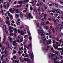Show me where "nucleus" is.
Instances as JSON below:
<instances>
[{
    "label": "nucleus",
    "instance_id": "nucleus-1",
    "mask_svg": "<svg viewBox=\"0 0 63 63\" xmlns=\"http://www.w3.org/2000/svg\"><path fill=\"white\" fill-rule=\"evenodd\" d=\"M22 30L21 29V31H20V30L19 29H18L17 31L19 33H20V34H21V35H23L25 33L24 32L22 31H23V30H24V29H22Z\"/></svg>",
    "mask_w": 63,
    "mask_h": 63
},
{
    "label": "nucleus",
    "instance_id": "nucleus-2",
    "mask_svg": "<svg viewBox=\"0 0 63 63\" xmlns=\"http://www.w3.org/2000/svg\"><path fill=\"white\" fill-rule=\"evenodd\" d=\"M31 14L30 13L29 14H27V15L26 17L27 19L30 18H33V17L32 16H31Z\"/></svg>",
    "mask_w": 63,
    "mask_h": 63
},
{
    "label": "nucleus",
    "instance_id": "nucleus-3",
    "mask_svg": "<svg viewBox=\"0 0 63 63\" xmlns=\"http://www.w3.org/2000/svg\"><path fill=\"white\" fill-rule=\"evenodd\" d=\"M52 5L54 8H57L58 7V5L54 3H52Z\"/></svg>",
    "mask_w": 63,
    "mask_h": 63
},
{
    "label": "nucleus",
    "instance_id": "nucleus-4",
    "mask_svg": "<svg viewBox=\"0 0 63 63\" xmlns=\"http://www.w3.org/2000/svg\"><path fill=\"white\" fill-rule=\"evenodd\" d=\"M47 43L48 45H50L51 44V40L49 39L47 41Z\"/></svg>",
    "mask_w": 63,
    "mask_h": 63
},
{
    "label": "nucleus",
    "instance_id": "nucleus-5",
    "mask_svg": "<svg viewBox=\"0 0 63 63\" xmlns=\"http://www.w3.org/2000/svg\"><path fill=\"white\" fill-rule=\"evenodd\" d=\"M38 32L39 34H40L41 33H44V32L42 30H39L38 31Z\"/></svg>",
    "mask_w": 63,
    "mask_h": 63
},
{
    "label": "nucleus",
    "instance_id": "nucleus-6",
    "mask_svg": "<svg viewBox=\"0 0 63 63\" xmlns=\"http://www.w3.org/2000/svg\"><path fill=\"white\" fill-rule=\"evenodd\" d=\"M29 55L31 57V58L32 59H33V57L34 56V55H33V53H31V54H30V53H29Z\"/></svg>",
    "mask_w": 63,
    "mask_h": 63
},
{
    "label": "nucleus",
    "instance_id": "nucleus-7",
    "mask_svg": "<svg viewBox=\"0 0 63 63\" xmlns=\"http://www.w3.org/2000/svg\"><path fill=\"white\" fill-rule=\"evenodd\" d=\"M5 23L6 24H8V26L10 25V23L9 22V21H5Z\"/></svg>",
    "mask_w": 63,
    "mask_h": 63
},
{
    "label": "nucleus",
    "instance_id": "nucleus-8",
    "mask_svg": "<svg viewBox=\"0 0 63 63\" xmlns=\"http://www.w3.org/2000/svg\"><path fill=\"white\" fill-rule=\"evenodd\" d=\"M8 38L9 39V40L10 42L12 43L13 42V39H12V38L10 36H9Z\"/></svg>",
    "mask_w": 63,
    "mask_h": 63
},
{
    "label": "nucleus",
    "instance_id": "nucleus-9",
    "mask_svg": "<svg viewBox=\"0 0 63 63\" xmlns=\"http://www.w3.org/2000/svg\"><path fill=\"white\" fill-rule=\"evenodd\" d=\"M47 40L46 38H44L42 40V42L43 44H45L46 43V41Z\"/></svg>",
    "mask_w": 63,
    "mask_h": 63
},
{
    "label": "nucleus",
    "instance_id": "nucleus-10",
    "mask_svg": "<svg viewBox=\"0 0 63 63\" xmlns=\"http://www.w3.org/2000/svg\"><path fill=\"white\" fill-rule=\"evenodd\" d=\"M45 25V23H44V22H42L41 23V26H44Z\"/></svg>",
    "mask_w": 63,
    "mask_h": 63
},
{
    "label": "nucleus",
    "instance_id": "nucleus-11",
    "mask_svg": "<svg viewBox=\"0 0 63 63\" xmlns=\"http://www.w3.org/2000/svg\"><path fill=\"white\" fill-rule=\"evenodd\" d=\"M7 48H6L5 51H4V53H5V54H7V53L8 52V51L7 50Z\"/></svg>",
    "mask_w": 63,
    "mask_h": 63
},
{
    "label": "nucleus",
    "instance_id": "nucleus-12",
    "mask_svg": "<svg viewBox=\"0 0 63 63\" xmlns=\"http://www.w3.org/2000/svg\"><path fill=\"white\" fill-rule=\"evenodd\" d=\"M16 23L18 25H20V22L18 21H17V22H16Z\"/></svg>",
    "mask_w": 63,
    "mask_h": 63
},
{
    "label": "nucleus",
    "instance_id": "nucleus-13",
    "mask_svg": "<svg viewBox=\"0 0 63 63\" xmlns=\"http://www.w3.org/2000/svg\"><path fill=\"white\" fill-rule=\"evenodd\" d=\"M23 37H22L21 38V39L20 40V42L21 43L23 42Z\"/></svg>",
    "mask_w": 63,
    "mask_h": 63
},
{
    "label": "nucleus",
    "instance_id": "nucleus-14",
    "mask_svg": "<svg viewBox=\"0 0 63 63\" xmlns=\"http://www.w3.org/2000/svg\"><path fill=\"white\" fill-rule=\"evenodd\" d=\"M63 48L62 47L61 48H59L58 49V50H63Z\"/></svg>",
    "mask_w": 63,
    "mask_h": 63
},
{
    "label": "nucleus",
    "instance_id": "nucleus-15",
    "mask_svg": "<svg viewBox=\"0 0 63 63\" xmlns=\"http://www.w3.org/2000/svg\"><path fill=\"white\" fill-rule=\"evenodd\" d=\"M15 9H13V10H12L11 12V13H12V14H14V12H15Z\"/></svg>",
    "mask_w": 63,
    "mask_h": 63
},
{
    "label": "nucleus",
    "instance_id": "nucleus-16",
    "mask_svg": "<svg viewBox=\"0 0 63 63\" xmlns=\"http://www.w3.org/2000/svg\"><path fill=\"white\" fill-rule=\"evenodd\" d=\"M28 35H25L24 36V38H26V39H28Z\"/></svg>",
    "mask_w": 63,
    "mask_h": 63
},
{
    "label": "nucleus",
    "instance_id": "nucleus-17",
    "mask_svg": "<svg viewBox=\"0 0 63 63\" xmlns=\"http://www.w3.org/2000/svg\"><path fill=\"white\" fill-rule=\"evenodd\" d=\"M24 57H27V58L28 57H29V55L28 54H26L25 56H24Z\"/></svg>",
    "mask_w": 63,
    "mask_h": 63
},
{
    "label": "nucleus",
    "instance_id": "nucleus-18",
    "mask_svg": "<svg viewBox=\"0 0 63 63\" xmlns=\"http://www.w3.org/2000/svg\"><path fill=\"white\" fill-rule=\"evenodd\" d=\"M10 4V3L8 2L7 4V9H8L9 8V4Z\"/></svg>",
    "mask_w": 63,
    "mask_h": 63
},
{
    "label": "nucleus",
    "instance_id": "nucleus-19",
    "mask_svg": "<svg viewBox=\"0 0 63 63\" xmlns=\"http://www.w3.org/2000/svg\"><path fill=\"white\" fill-rule=\"evenodd\" d=\"M15 63H19V60L17 61V60H15Z\"/></svg>",
    "mask_w": 63,
    "mask_h": 63
},
{
    "label": "nucleus",
    "instance_id": "nucleus-20",
    "mask_svg": "<svg viewBox=\"0 0 63 63\" xmlns=\"http://www.w3.org/2000/svg\"><path fill=\"white\" fill-rule=\"evenodd\" d=\"M13 30H14V31L16 33H17V29L16 28H14Z\"/></svg>",
    "mask_w": 63,
    "mask_h": 63
},
{
    "label": "nucleus",
    "instance_id": "nucleus-21",
    "mask_svg": "<svg viewBox=\"0 0 63 63\" xmlns=\"http://www.w3.org/2000/svg\"><path fill=\"white\" fill-rule=\"evenodd\" d=\"M4 27H5V32H6V31H7V28H6L7 27L5 25H4L3 26V28H4Z\"/></svg>",
    "mask_w": 63,
    "mask_h": 63
},
{
    "label": "nucleus",
    "instance_id": "nucleus-22",
    "mask_svg": "<svg viewBox=\"0 0 63 63\" xmlns=\"http://www.w3.org/2000/svg\"><path fill=\"white\" fill-rule=\"evenodd\" d=\"M27 11V9L26 8H25V10L23 11V13H26Z\"/></svg>",
    "mask_w": 63,
    "mask_h": 63
},
{
    "label": "nucleus",
    "instance_id": "nucleus-23",
    "mask_svg": "<svg viewBox=\"0 0 63 63\" xmlns=\"http://www.w3.org/2000/svg\"><path fill=\"white\" fill-rule=\"evenodd\" d=\"M24 27V26H23V25H22L20 27V29H21V30H22V28H23Z\"/></svg>",
    "mask_w": 63,
    "mask_h": 63
},
{
    "label": "nucleus",
    "instance_id": "nucleus-24",
    "mask_svg": "<svg viewBox=\"0 0 63 63\" xmlns=\"http://www.w3.org/2000/svg\"><path fill=\"white\" fill-rule=\"evenodd\" d=\"M6 19L7 20H8L9 21V20H10V19H9V17L7 16L6 17Z\"/></svg>",
    "mask_w": 63,
    "mask_h": 63
},
{
    "label": "nucleus",
    "instance_id": "nucleus-25",
    "mask_svg": "<svg viewBox=\"0 0 63 63\" xmlns=\"http://www.w3.org/2000/svg\"><path fill=\"white\" fill-rule=\"evenodd\" d=\"M15 16L16 17V18H18V17L19 16V15H18L16 14L15 15Z\"/></svg>",
    "mask_w": 63,
    "mask_h": 63
},
{
    "label": "nucleus",
    "instance_id": "nucleus-26",
    "mask_svg": "<svg viewBox=\"0 0 63 63\" xmlns=\"http://www.w3.org/2000/svg\"><path fill=\"white\" fill-rule=\"evenodd\" d=\"M58 48V45L56 46L55 47H54V48L55 49H57V48Z\"/></svg>",
    "mask_w": 63,
    "mask_h": 63
},
{
    "label": "nucleus",
    "instance_id": "nucleus-27",
    "mask_svg": "<svg viewBox=\"0 0 63 63\" xmlns=\"http://www.w3.org/2000/svg\"><path fill=\"white\" fill-rule=\"evenodd\" d=\"M60 37H62V36H63V33H60Z\"/></svg>",
    "mask_w": 63,
    "mask_h": 63
},
{
    "label": "nucleus",
    "instance_id": "nucleus-28",
    "mask_svg": "<svg viewBox=\"0 0 63 63\" xmlns=\"http://www.w3.org/2000/svg\"><path fill=\"white\" fill-rule=\"evenodd\" d=\"M10 36H13V35H14V33H10Z\"/></svg>",
    "mask_w": 63,
    "mask_h": 63
},
{
    "label": "nucleus",
    "instance_id": "nucleus-29",
    "mask_svg": "<svg viewBox=\"0 0 63 63\" xmlns=\"http://www.w3.org/2000/svg\"><path fill=\"white\" fill-rule=\"evenodd\" d=\"M59 29V27H58L57 26L56 27L55 30H58Z\"/></svg>",
    "mask_w": 63,
    "mask_h": 63
},
{
    "label": "nucleus",
    "instance_id": "nucleus-30",
    "mask_svg": "<svg viewBox=\"0 0 63 63\" xmlns=\"http://www.w3.org/2000/svg\"><path fill=\"white\" fill-rule=\"evenodd\" d=\"M41 10L42 11V12H45V10L43 8H42L41 9Z\"/></svg>",
    "mask_w": 63,
    "mask_h": 63
},
{
    "label": "nucleus",
    "instance_id": "nucleus-31",
    "mask_svg": "<svg viewBox=\"0 0 63 63\" xmlns=\"http://www.w3.org/2000/svg\"><path fill=\"white\" fill-rule=\"evenodd\" d=\"M13 52L14 54H15V53L16 52V51L15 50H14L13 51Z\"/></svg>",
    "mask_w": 63,
    "mask_h": 63
},
{
    "label": "nucleus",
    "instance_id": "nucleus-32",
    "mask_svg": "<svg viewBox=\"0 0 63 63\" xmlns=\"http://www.w3.org/2000/svg\"><path fill=\"white\" fill-rule=\"evenodd\" d=\"M13 43L14 44V45L15 46V44L16 43V41L15 40L14 41Z\"/></svg>",
    "mask_w": 63,
    "mask_h": 63
},
{
    "label": "nucleus",
    "instance_id": "nucleus-33",
    "mask_svg": "<svg viewBox=\"0 0 63 63\" xmlns=\"http://www.w3.org/2000/svg\"><path fill=\"white\" fill-rule=\"evenodd\" d=\"M5 49V47H1V50L2 51H3Z\"/></svg>",
    "mask_w": 63,
    "mask_h": 63
},
{
    "label": "nucleus",
    "instance_id": "nucleus-34",
    "mask_svg": "<svg viewBox=\"0 0 63 63\" xmlns=\"http://www.w3.org/2000/svg\"><path fill=\"white\" fill-rule=\"evenodd\" d=\"M16 34H17V33H14V37H16Z\"/></svg>",
    "mask_w": 63,
    "mask_h": 63
},
{
    "label": "nucleus",
    "instance_id": "nucleus-35",
    "mask_svg": "<svg viewBox=\"0 0 63 63\" xmlns=\"http://www.w3.org/2000/svg\"><path fill=\"white\" fill-rule=\"evenodd\" d=\"M23 4H26V1H25V0H24Z\"/></svg>",
    "mask_w": 63,
    "mask_h": 63
},
{
    "label": "nucleus",
    "instance_id": "nucleus-36",
    "mask_svg": "<svg viewBox=\"0 0 63 63\" xmlns=\"http://www.w3.org/2000/svg\"><path fill=\"white\" fill-rule=\"evenodd\" d=\"M13 32V31L12 30H10L9 31V32L11 33H12V32Z\"/></svg>",
    "mask_w": 63,
    "mask_h": 63
},
{
    "label": "nucleus",
    "instance_id": "nucleus-37",
    "mask_svg": "<svg viewBox=\"0 0 63 63\" xmlns=\"http://www.w3.org/2000/svg\"><path fill=\"white\" fill-rule=\"evenodd\" d=\"M13 58L14 59H16V57L15 56H14L13 57Z\"/></svg>",
    "mask_w": 63,
    "mask_h": 63
},
{
    "label": "nucleus",
    "instance_id": "nucleus-38",
    "mask_svg": "<svg viewBox=\"0 0 63 63\" xmlns=\"http://www.w3.org/2000/svg\"><path fill=\"white\" fill-rule=\"evenodd\" d=\"M39 25H40L39 23H36V26H39Z\"/></svg>",
    "mask_w": 63,
    "mask_h": 63
},
{
    "label": "nucleus",
    "instance_id": "nucleus-39",
    "mask_svg": "<svg viewBox=\"0 0 63 63\" xmlns=\"http://www.w3.org/2000/svg\"><path fill=\"white\" fill-rule=\"evenodd\" d=\"M18 52L19 54V55H20L21 54V52H20V51H18Z\"/></svg>",
    "mask_w": 63,
    "mask_h": 63
},
{
    "label": "nucleus",
    "instance_id": "nucleus-40",
    "mask_svg": "<svg viewBox=\"0 0 63 63\" xmlns=\"http://www.w3.org/2000/svg\"><path fill=\"white\" fill-rule=\"evenodd\" d=\"M7 48L8 49H10V45L9 44L8 45V48Z\"/></svg>",
    "mask_w": 63,
    "mask_h": 63
},
{
    "label": "nucleus",
    "instance_id": "nucleus-41",
    "mask_svg": "<svg viewBox=\"0 0 63 63\" xmlns=\"http://www.w3.org/2000/svg\"><path fill=\"white\" fill-rule=\"evenodd\" d=\"M0 8H1V9H2L3 8V5H2V4H1L0 6Z\"/></svg>",
    "mask_w": 63,
    "mask_h": 63
},
{
    "label": "nucleus",
    "instance_id": "nucleus-42",
    "mask_svg": "<svg viewBox=\"0 0 63 63\" xmlns=\"http://www.w3.org/2000/svg\"><path fill=\"white\" fill-rule=\"evenodd\" d=\"M3 57H4V55H2L1 57V58L0 60H2V59H3Z\"/></svg>",
    "mask_w": 63,
    "mask_h": 63
},
{
    "label": "nucleus",
    "instance_id": "nucleus-43",
    "mask_svg": "<svg viewBox=\"0 0 63 63\" xmlns=\"http://www.w3.org/2000/svg\"><path fill=\"white\" fill-rule=\"evenodd\" d=\"M31 62H32L31 60H30L29 61L27 62V63H31Z\"/></svg>",
    "mask_w": 63,
    "mask_h": 63
},
{
    "label": "nucleus",
    "instance_id": "nucleus-44",
    "mask_svg": "<svg viewBox=\"0 0 63 63\" xmlns=\"http://www.w3.org/2000/svg\"><path fill=\"white\" fill-rule=\"evenodd\" d=\"M40 35L41 37H43V36H44V34L43 33H42Z\"/></svg>",
    "mask_w": 63,
    "mask_h": 63
},
{
    "label": "nucleus",
    "instance_id": "nucleus-45",
    "mask_svg": "<svg viewBox=\"0 0 63 63\" xmlns=\"http://www.w3.org/2000/svg\"><path fill=\"white\" fill-rule=\"evenodd\" d=\"M43 2H41L40 4V5H43Z\"/></svg>",
    "mask_w": 63,
    "mask_h": 63
},
{
    "label": "nucleus",
    "instance_id": "nucleus-46",
    "mask_svg": "<svg viewBox=\"0 0 63 63\" xmlns=\"http://www.w3.org/2000/svg\"><path fill=\"white\" fill-rule=\"evenodd\" d=\"M34 12L36 13V14H37V10H36V9H34Z\"/></svg>",
    "mask_w": 63,
    "mask_h": 63
},
{
    "label": "nucleus",
    "instance_id": "nucleus-47",
    "mask_svg": "<svg viewBox=\"0 0 63 63\" xmlns=\"http://www.w3.org/2000/svg\"><path fill=\"white\" fill-rule=\"evenodd\" d=\"M28 34L29 36H31V34L30 33V32H28Z\"/></svg>",
    "mask_w": 63,
    "mask_h": 63
},
{
    "label": "nucleus",
    "instance_id": "nucleus-48",
    "mask_svg": "<svg viewBox=\"0 0 63 63\" xmlns=\"http://www.w3.org/2000/svg\"><path fill=\"white\" fill-rule=\"evenodd\" d=\"M60 3L61 4H62V5H63V2H62L61 0H60Z\"/></svg>",
    "mask_w": 63,
    "mask_h": 63
},
{
    "label": "nucleus",
    "instance_id": "nucleus-49",
    "mask_svg": "<svg viewBox=\"0 0 63 63\" xmlns=\"http://www.w3.org/2000/svg\"><path fill=\"white\" fill-rule=\"evenodd\" d=\"M52 19L51 18H49L48 19V20H49V21H50Z\"/></svg>",
    "mask_w": 63,
    "mask_h": 63
},
{
    "label": "nucleus",
    "instance_id": "nucleus-50",
    "mask_svg": "<svg viewBox=\"0 0 63 63\" xmlns=\"http://www.w3.org/2000/svg\"><path fill=\"white\" fill-rule=\"evenodd\" d=\"M27 41H28V39H25V40L24 41L25 42H27Z\"/></svg>",
    "mask_w": 63,
    "mask_h": 63
},
{
    "label": "nucleus",
    "instance_id": "nucleus-51",
    "mask_svg": "<svg viewBox=\"0 0 63 63\" xmlns=\"http://www.w3.org/2000/svg\"><path fill=\"white\" fill-rule=\"evenodd\" d=\"M29 39L30 40H32V37H30L29 38Z\"/></svg>",
    "mask_w": 63,
    "mask_h": 63
},
{
    "label": "nucleus",
    "instance_id": "nucleus-52",
    "mask_svg": "<svg viewBox=\"0 0 63 63\" xmlns=\"http://www.w3.org/2000/svg\"><path fill=\"white\" fill-rule=\"evenodd\" d=\"M42 50L43 51L45 50V48H44V47H43L42 48Z\"/></svg>",
    "mask_w": 63,
    "mask_h": 63
},
{
    "label": "nucleus",
    "instance_id": "nucleus-53",
    "mask_svg": "<svg viewBox=\"0 0 63 63\" xmlns=\"http://www.w3.org/2000/svg\"><path fill=\"white\" fill-rule=\"evenodd\" d=\"M50 15H51L52 16H53V14L52 13H50Z\"/></svg>",
    "mask_w": 63,
    "mask_h": 63
},
{
    "label": "nucleus",
    "instance_id": "nucleus-54",
    "mask_svg": "<svg viewBox=\"0 0 63 63\" xmlns=\"http://www.w3.org/2000/svg\"><path fill=\"white\" fill-rule=\"evenodd\" d=\"M53 44H55V40H53Z\"/></svg>",
    "mask_w": 63,
    "mask_h": 63
},
{
    "label": "nucleus",
    "instance_id": "nucleus-55",
    "mask_svg": "<svg viewBox=\"0 0 63 63\" xmlns=\"http://www.w3.org/2000/svg\"><path fill=\"white\" fill-rule=\"evenodd\" d=\"M37 11H38V12H40V11H41V9L40 8H38L37 10Z\"/></svg>",
    "mask_w": 63,
    "mask_h": 63
},
{
    "label": "nucleus",
    "instance_id": "nucleus-56",
    "mask_svg": "<svg viewBox=\"0 0 63 63\" xmlns=\"http://www.w3.org/2000/svg\"><path fill=\"white\" fill-rule=\"evenodd\" d=\"M52 20H53V21H54V20H55V19H54V18L53 17H52Z\"/></svg>",
    "mask_w": 63,
    "mask_h": 63
},
{
    "label": "nucleus",
    "instance_id": "nucleus-57",
    "mask_svg": "<svg viewBox=\"0 0 63 63\" xmlns=\"http://www.w3.org/2000/svg\"><path fill=\"white\" fill-rule=\"evenodd\" d=\"M17 42H20V41H19V39H17Z\"/></svg>",
    "mask_w": 63,
    "mask_h": 63
},
{
    "label": "nucleus",
    "instance_id": "nucleus-58",
    "mask_svg": "<svg viewBox=\"0 0 63 63\" xmlns=\"http://www.w3.org/2000/svg\"><path fill=\"white\" fill-rule=\"evenodd\" d=\"M47 16V14H45L44 15V16L45 17H46V16Z\"/></svg>",
    "mask_w": 63,
    "mask_h": 63
},
{
    "label": "nucleus",
    "instance_id": "nucleus-59",
    "mask_svg": "<svg viewBox=\"0 0 63 63\" xmlns=\"http://www.w3.org/2000/svg\"><path fill=\"white\" fill-rule=\"evenodd\" d=\"M46 23L47 24H49V22L48 21H47L46 22Z\"/></svg>",
    "mask_w": 63,
    "mask_h": 63
},
{
    "label": "nucleus",
    "instance_id": "nucleus-60",
    "mask_svg": "<svg viewBox=\"0 0 63 63\" xmlns=\"http://www.w3.org/2000/svg\"><path fill=\"white\" fill-rule=\"evenodd\" d=\"M20 17L22 18L23 17V15H20Z\"/></svg>",
    "mask_w": 63,
    "mask_h": 63
},
{
    "label": "nucleus",
    "instance_id": "nucleus-61",
    "mask_svg": "<svg viewBox=\"0 0 63 63\" xmlns=\"http://www.w3.org/2000/svg\"><path fill=\"white\" fill-rule=\"evenodd\" d=\"M33 8V7H30V9L31 11H32V9Z\"/></svg>",
    "mask_w": 63,
    "mask_h": 63
},
{
    "label": "nucleus",
    "instance_id": "nucleus-62",
    "mask_svg": "<svg viewBox=\"0 0 63 63\" xmlns=\"http://www.w3.org/2000/svg\"><path fill=\"white\" fill-rule=\"evenodd\" d=\"M25 1L26 3H27L29 2V0H26Z\"/></svg>",
    "mask_w": 63,
    "mask_h": 63
},
{
    "label": "nucleus",
    "instance_id": "nucleus-63",
    "mask_svg": "<svg viewBox=\"0 0 63 63\" xmlns=\"http://www.w3.org/2000/svg\"><path fill=\"white\" fill-rule=\"evenodd\" d=\"M29 46L30 47H32V44H31V43L30 44Z\"/></svg>",
    "mask_w": 63,
    "mask_h": 63
},
{
    "label": "nucleus",
    "instance_id": "nucleus-64",
    "mask_svg": "<svg viewBox=\"0 0 63 63\" xmlns=\"http://www.w3.org/2000/svg\"><path fill=\"white\" fill-rule=\"evenodd\" d=\"M61 13L62 14H63V11H61Z\"/></svg>",
    "mask_w": 63,
    "mask_h": 63
}]
</instances>
